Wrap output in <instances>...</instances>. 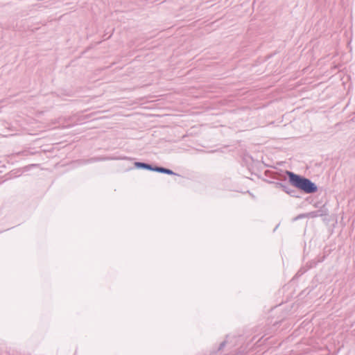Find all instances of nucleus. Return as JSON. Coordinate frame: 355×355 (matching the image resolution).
I'll return each instance as SVG.
<instances>
[{
    "mask_svg": "<svg viewBox=\"0 0 355 355\" xmlns=\"http://www.w3.org/2000/svg\"><path fill=\"white\" fill-rule=\"evenodd\" d=\"M138 164L141 166L142 167L146 168L151 169L150 166L149 165L146 164L138 163Z\"/></svg>",
    "mask_w": 355,
    "mask_h": 355,
    "instance_id": "3",
    "label": "nucleus"
},
{
    "mask_svg": "<svg viewBox=\"0 0 355 355\" xmlns=\"http://www.w3.org/2000/svg\"><path fill=\"white\" fill-rule=\"evenodd\" d=\"M288 175L289 181L293 187L304 191L306 193L316 191L317 187L309 179L301 177L291 172H288Z\"/></svg>",
    "mask_w": 355,
    "mask_h": 355,
    "instance_id": "1",
    "label": "nucleus"
},
{
    "mask_svg": "<svg viewBox=\"0 0 355 355\" xmlns=\"http://www.w3.org/2000/svg\"><path fill=\"white\" fill-rule=\"evenodd\" d=\"M155 171H159L161 173H167V174H173V173L172 171H171L169 169L164 168H156L155 169Z\"/></svg>",
    "mask_w": 355,
    "mask_h": 355,
    "instance_id": "2",
    "label": "nucleus"
}]
</instances>
